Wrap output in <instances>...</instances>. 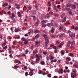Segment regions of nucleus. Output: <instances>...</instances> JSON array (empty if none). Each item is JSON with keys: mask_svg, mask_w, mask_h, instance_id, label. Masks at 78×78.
Returning <instances> with one entry per match:
<instances>
[{"mask_svg": "<svg viewBox=\"0 0 78 78\" xmlns=\"http://www.w3.org/2000/svg\"><path fill=\"white\" fill-rule=\"evenodd\" d=\"M21 40H22V41H26V40H27V39H26L25 38H24V37H22L21 38Z\"/></svg>", "mask_w": 78, "mask_h": 78, "instance_id": "obj_22", "label": "nucleus"}, {"mask_svg": "<svg viewBox=\"0 0 78 78\" xmlns=\"http://www.w3.org/2000/svg\"><path fill=\"white\" fill-rule=\"evenodd\" d=\"M35 39H37L39 37V34H37L35 36Z\"/></svg>", "mask_w": 78, "mask_h": 78, "instance_id": "obj_21", "label": "nucleus"}, {"mask_svg": "<svg viewBox=\"0 0 78 78\" xmlns=\"http://www.w3.org/2000/svg\"><path fill=\"white\" fill-rule=\"evenodd\" d=\"M28 43V41H27V40L24 41V44L25 45H27Z\"/></svg>", "mask_w": 78, "mask_h": 78, "instance_id": "obj_25", "label": "nucleus"}, {"mask_svg": "<svg viewBox=\"0 0 78 78\" xmlns=\"http://www.w3.org/2000/svg\"><path fill=\"white\" fill-rule=\"evenodd\" d=\"M16 42H17V41H14L13 42V45H15V44H16Z\"/></svg>", "mask_w": 78, "mask_h": 78, "instance_id": "obj_53", "label": "nucleus"}, {"mask_svg": "<svg viewBox=\"0 0 78 78\" xmlns=\"http://www.w3.org/2000/svg\"><path fill=\"white\" fill-rule=\"evenodd\" d=\"M28 72H26L25 73V75L26 76H28Z\"/></svg>", "mask_w": 78, "mask_h": 78, "instance_id": "obj_40", "label": "nucleus"}, {"mask_svg": "<svg viewBox=\"0 0 78 78\" xmlns=\"http://www.w3.org/2000/svg\"><path fill=\"white\" fill-rule=\"evenodd\" d=\"M67 19V18H66V17H65L63 19V20L62 21V23H63L64 22H65L66 21V19Z\"/></svg>", "mask_w": 78, "mask_h": 78, "instance_id": "obj_10", "label": "nucleus"}, {"mask_svg": "<svg viewBox=\"0 0 78 78\" xmlns=\"http://www.w3.org/2000/svg\"><path fill=\"white\" fill-rule=\"evenodd\" d=\"M71 49H73V50H74V49H75V47L72 46L70 47Z\"/></svg>", "mask_w": 78, "mask_h": 78, "instance_id": "obj_37", "label": "nucleus"}, {"mask_svg": "<svg viewBox=\"0 0 78 78\" xmlns=\"http://www.w3.org/2000/svg\"><path fill=\"white\" fill-rule=\"evenodd\" d=\"M6 41H5V43L2 44L3 46H4L6 45Z\"/></svg>", "mask_w": 78, "mask_h": 78, "instance_id": "obj_38", "label": "nucleus"}, {"mask_svg": "<svg viewBox=\"0 0 78 78\" xmlns=\"http://www.w3.org/2000/svg\"><path fill=\"white\" fill-rule=\"evenodd\" d=\"M64 35V33H61L59 34V37H62Z\"/></svg>", "mask_w": 78, "mask_h": 78, "instance_id": "obj_15", "label": "nucleus"}, {"mask_svg": "<svg viewBox=\"0 0 78 78\" xmlns=\"http://www.w3.org/2000/svg\"><path fill=\"white\" fill-rule=\"evenodd\" d=\"M69 56H73V54L71 53H69Z\"/></svg>", "mask_w": 78, "mask_h": 78, "instance_id": "obj_51", "label": "nucleus"}, {"mask_svg": "<svg viewBox=\"0 0 78 78\" xmlns=\"http://www.w3.org/2000/svg\"><path fill=\"white\" fill-rule=\"evenodd\" d=\"M14 67L15 68V69H18V67H19V66L16 65H15L14 66Z\"/></svg>", "mask_w": 78, "mask_h": 78, "instance_id": "obj_49", "label": "nucleus"}, {"mask_svg": "<svg viewBox=\"0 0 78 78\" xmlns=\"http://www.w3.org/2000/svg\"><path fill=\"white\" fill-rule=\"evenodd\" d=\"M9 56L10 58H12V54H10L9 55Z\"/></svg>", "mask_w": 78, "mask_h": 78, "instance_id": "obj_48", "label": "nucleus"}, {"mask_svg": "<svg viewBox=\"0 0 78 78\" xmlns=\"http://www.w3.org/2000/svg\"><path fill=\"white\" fill-rule=\"evenodd\" d=\"M30 31L31 32V33H33V29H30Z\"/></svg>", "mask_w": 78, "mask_h": 78, "instance_id": "obj_61", "label": "nucleus"}, {"mask_svg": "<svg viewBox=\"0 0 78 78\" xmlns=\"http://www.w3.org/2000/svg\"><path fill=\"white\" fill-rule=\"evenodd\" d=\"M42 27H44V28H45V27H46V24L42 23Z\"/></svg>", "mask_w": 78, "mask_h": 78, "instance_id": "obj_23", "label": "nucleus"}, {"mask_svg": "<svg viewBox=\"0 0 78 78\" xmlns=\"http://www.w3.org/2000/svg\"><path fill=\"white\" fill-rule=\"evenodd\" d=\"M47 25L48 27H51L53 26V23H47Z\"/></svg>", "mask_w": 78, "mask_h": 78, "instance_id": "obj_4", "label": "nucleus"}, {"mask_svg": "<svg viewBox=\"0 0 78 78\" xmlns=\"http://www.w3.org/2000/svg\"><path fill=\"white\" fill-rule=\"evenodd\" d=\"M34 49V45H32L31 46V50H33Z\"/></svg>", "mask_w": 78, "mask_h": 78, "instance_id": "obj_43", "label": "nucleus"}, {"mask_svg": "<svg viewBox=\"0 0 78 78\" xmlns=\"http://www.w3.org/2000/svg\"><path fill=\"white\" fill-rule=\"evenodd\" d=\"M11 16L12 17H16L15 15L13 13H12Z\"/></svg>", "mask_w": 78, "mask_h": 78, "instance_id": "obj_35", "label": "nucleus"}, {"mask_svg": "<svg viewBox=\"0 0 78 78\" xmlns=\"http://www.w3.org/2000/svg\"><path fill=\"white\" fill-rule=\"evenodd\" d=\"M43 36L44 37V38H46V37H47V35L45 34H44L43 35Z\"/></svg>", "mask_w": 78, "mask_h": 78, "instance_id": "obj_39", "label": "nucleus"}, {"mask_svg": "<svg viewBox=\"0 0 78 78\" xmlns=\"http://www.w3.org/2000/svg\"><path fill=\"white\" fill-rule=\"evenodd\" d=\"M63 69H61L58 70V73H59L60 74H61V73L62 74L63 73Z\"/></svg>", "mask_w": 78, "mask_h": 78, "instance_id": "obj_6", "label": "nucleus"}, {"mask_svg": "<svg viewBox=\"0 0 78 78\" xmlns=\"http://www.w3.org/2000/svg\"><path fill=\"white\" fill-rule=\"evenodd\" d=\"M36 70V69H31L30 70V72H34V71H35Z\"/></svg>", "mask_w": 78, "mask_h": 78, "instance_id": "obj_50", "label": "nucleus"}, {"mask_svg": "<svg viewBox=\"0 0 78 78\" xmlns=\"http://www.w3.org/2000/svg\"><path fill=\"white\" fill-rule=\"evenodd\" d=\"M44 33L47 34V33H48V32L47 31H46V30H45L44 31Z\"/></svg>", "mask_w": 78, "mask_h": 78, "instance_id": "obj_55", "label": "nucleus"}, {"mask_svg": "<svg viewBox=\"0 0 78 78\" xmlns=\"http://www.w3.org/2000/svg\"><path fill=\"white\" fill-rule=\"evenodd\" d=\"M34 33H39V31L38 30H34Z\"/></svg>", "mask_w": 78, "mask_h": 78, "instance_id": "obj_14", "label": "nucleus"}, {"mask_svg": "<svg viewBox=\"0 0 78 78\" xmlns=\"http://www.w3.org/2000/svg\"><path fill=\"white\" fill-rule=\"evenodd\" d=\"M69 13L70 15H71V16H72V15H73V14H72V12L71 11H69Z\"/></svg>", "mask_w": 78, "mask_h": 78, "instance_id": "obj_34", "label": "nucleus"}, {"mask_svg": "<svg viewBox=\"0 0 78 78\" xmlns=\"http://www.w3.org/2000/svg\"><path fill=\"white\" fill-rule=\"evenodd\" d=\"M9 53H11L12 50L11 49V47H9Z\"/></svg>", "mask_w": 78, "mask_h": 78, "instance_id": "obj_32", "label": "nucleus"}, {"mask_svg": "<svg viewBox=\"0 0 78 78\" xmlns=\"http://www.w3.org/2000/svg\"><path fill=\"white\" fill-rule=\"evenodd\" d=\"M71 8L72 9H76V6L75 4H73L71 5Z\"/></svg>", "mask_w": 78, "mask_h": 78, "instance_id": "obj_3", "label": "nucleus"}, {"mask_svg": "<svg viewBox=\"0 0 78 78\" xmlns=\"http://www.w3.org/2000/svg\"><path fill=\"white\" fill-rule=\"evenodd\" d=\"M29 75L30 76H33V75H34V73L30 71V72H29Z\"/></svg>", "mask_w": 78, "mask_h": 78, "instance_id": "obj_17", "label": "nucleus"}, {"mask_svg": "<svg viewBox=\"0 0 78 78\" xmlns=\"http://www.w3.org/2000/svg\"><path fill=\"white\" fill-rule=\"evenodd\" d=\"M37 53V51H34V54H36V53Z\"/></svg>", "mask_w": 78, "mask_h": 78, "instance_id": "obj_52", "label": "nucleus"}, {"mask_svg": "<svg viewBox=\"0 0 78 78\" xmlns=\"http://www.w3.org/2000/svg\"><path fill=\"white\" fill-rule=\"evenodd\" d=\"M47 20H43L42 21H41V23H42V22H43V23H47Z\"/></svg>", "mask_w": 78, "mask_h": 78, "instance_id": "obj_19", "label": "nucleus"}, {"mask_svg": "<svg viewBox=\"0 0 78 78\" xmlns=\"http://www.w3.org/2000/svg\"><path fill=\"white\" fill-rule=\"evenodd\" d=\"M41 65H44L45 64V62L44 61H42L41 62Z\"/></svg>", "mask_w": 78, "mask_h": 78, "instance_id": "obj_28", "label": "nucleus"}, {"mask_svg": "<svg viewBox=\"0 0 78 78\" xmlns=\"http://www.w3.org/2000/svg\"><path fill=\"white\" fill-rule=\"evenodd\" d=\"M59 30L60 31H61L62 30H63V26L62 25H61L59 27Z\"/></svg>", "mask_w": 78, "mask_h": 78, "instance_id": "obj_7", "label": "nucleus"}, {"mask_svg": "<svg viewBox=\"0 0 78 78\" xmlns=\"http://www.w3.org/2000/svg\"><path fill=\"white\" fill-rule=\"evenodd\" d=\"M69 37H75V34L73 33H71L69 34Z\"/></svg>", "mask_w": 78, "mask_h": 78, "instance_id": "obj_2", "label": "nucleus"}, {"mask_svg": "<svg viewBox=\"0 0 78 78\" xmlns=\"http://www.w3.org/2000/svg\"><path fill=\"white\" fill-rule=\"evenodd\" d=\"M2 13V14L3 13H4V14H6V12L5 11H3V10H2L1 11Z\"/></svg>", "mask_w": 78, "mask_h": 78, "instance_id": "obj_33", "label": "nucleus"}, {"mask_svg": "<svg viewBox=\"0 0 78 78\" xmlns=\"http://www.w3.org/2000/svg\"><path fill=\"white\" fill-rule=\"evenodd\" d=\"M72 4L68 3L66 6L67 8H68L69 7H71V6H72Z\"/></svg>", "mask_w": 78, "mask_h": 78, "instance_id": "obj_13", "label": "nucleus"}, {"mask_svg": "<svg viewBox=\"0 0 78 78\" xmlns=\"http://www.w3.org/2000/svg\"><path fill=\"white\" fill-rule=\"evenodd\" d=\"M54 16L55 17H58V15L56 14H54Z\"/></svg>", "mask_w": 78, "mask_h": 78, "instance_id": "obj_46", "label": "nucleus"}, {"mask_svg": "<svg viewBox=\"0 0 78 78\" xmlns=\"http://www.w3.org/2000/svg\"><path fill=\"white\" fill-rule=\"evenodd\" d=\"M45 41L46 42H45L49 43V40H48V38L46 37L45 38Z\"/></svg>", "mask_w": 78, "mask_h": 78, "instance_id": "obj_12", "label": "nucleus"}, {"mask_svg": "<svg viewBox=\"0 0 78 78\" xmlns=\"http://www.w3.org/2000/svg\"><path fill=\"white\" fill-rule=\"evenodd\" d=\"M76 73H71V77L72 78H75L76 77Z\"/></svg>", "mask_w": 78, "mask_h": 78, "instance_id": "obj_1", "label": "nucleus"}, {"mask_svg": "<svg viewBox=\"0 0 78 78\" xmlns=\"http://www.w3.org/2000/svg\"><path fill=\"white\" fill-rule=\"evenodd\" d=\"M39 6V5L38 4H36V5H35L36 8H37V6Z\"/></svg>", "mask_w": 78, "mask_h": 78, "instance_id": "obj_44", "label": "nucleus"}, {"mask_svg": "<svg viewBox=\"0 0 78 78\" xmlns=\"http://www.w3.org/2000/svg\"><path fill=\"white\" fill-rule=\"evenodd\" d=\"M7 47H8V46L6 45L5 47H3V48L4 49H5V50H6Z\"/></svg>", "mask_w": 78, "mask_h": 78, "instance_id": "obj_41", "label": "nucleus"}, {"mask_svg": "<svg viewBox=\"0 0 78 78\" xmlns=\"http://www.w3.org/2000/svg\"><path fill=\"white\" fill-rule=\"evenodd\" d=\"M57 9V8H56V5H54V10H56Z\"/></svg>", "mask_w": 78, "mask_h": 78, "instance_id": "obj_36", "label": "nucleus"}, {"mask_svg": "<svg viewBox=\"0 0 78 78\" xmlns=\"http://www.w3.org/2000/svg\"><path fill=\"white\" fill-rule=\"evenodd\" d=\"M60 42H59V41H57L56 42V45H58V44H60Z\"/></svg>", "mask_w": 78, "mask_h": 78, "instance_id": "obj_30", "label": "nucleus"}, {"mask_svg": "<svg viewBox=\"0 0 78 78\" xmlns=\"http://www.w3.org/2000/svg\"><path fill=\"white\" fill-rule=\"evenodd\" d=\"M28 52H29L28 50V49H26V51H25V54H27L28 53Z\"/></svg>", "mask_w": 78, "mask_h": 78, "instance_id": "obj_31", "label": "nucleus"}, {"mask_svg": "<svg viewBox=\"0 0 78 78\" xmlns=\"http://www.w3.org/2000/svg\"><path fill=\"white\" fill-rule=\"evenodd\" d=\"M78 29V27H75V30H77Z\"/></svg>", "mask_w": 78, "mask_h": 78, "instance_id": "obj_56", "label": "nucleus"}, {"mask_svg": "<svg viewBox=\"0 0 78 78\" xmlns=\"http://www.w3.org/2000/svg\"><path fill=\"white\" fill-rule=\"evenodd\" d=\"M8 4L7 3H5L3 5V7H5V6H8Z\"/></svg>", "mask_w": 78, "mask_h": 78, "instance_id": "obj_20", "label": "nucleus"}, {"mask_svg": "<svg viewBox=\"0 0 78 78\" xmlns=\"http://www.w3.org/2000/svg\"><path fill=\"white\" fill-rule=\"evenodd\" d=\"M49 57L50 58V59H53V57L51 55H50L49 56Z\"/></svg>", "mask_w": 78, "mask_h": 78, "instance_id": "obj_47", "label": "nucleus"}, {"mask_svg": "<svg viewBox=\"0 0 78 78\" xmlns=\"http://www.w3.org/2000/svg\"><path fill=\"white\" fill-rule=\"evenodd\" d=\"M35 44L37 45H40V42L37 41H36L35 42Z\"/></svg>", "mask_w": 78, "mask_h": 78, "instance_id": "obj_8", "label": "nucleus"}, {"mask_svg": "<svg viewBox=\"0 0 78 78\" xmlns=\"http://www.w3.org/2000/svg\"><path fill=\"white\" fill-rule=\"evenodd\" d=\"M38 73L39 74H42V73H43V72L41 70H39Z\"/></svg>", "mask_w": 78, "mask_h": 78, "instance_id": "obj_26", "label": "nucleus"}, {"mask_svg": "<svg viewBox=\"0 0 78 78\" xmlns=\"http://www.w3.org/2000/svg\"><path fill=\"white\" fill-rule=\"evenodd\" d=\"M20 31V30L19 29H18L15 30V31L16 33L19 32V31Z\"/></svg>", "mask_w": 78, "mask_h": 78, "instance_id": "obj_27", "label": "nucleus"}, {"mask_svg": "<svg viewBox=\"0 0 78 78\" xmlns=\"http://www.w3.org/2000/svg\"><path fill=\"white\" fill-rule=\"evenodd\" d=\"M73 67L74 68H78V65L76 63H74L73 65Z\"/></svg>", "mask_w": 78, "mask_h": 78, "instance_id": "obj_9", "label": "nucleus"}, {"mask_svg": "<svg viewBox=\"0 0 78 78\" xmlns=\"http://www.w3.org/2000/svg\"><path fill=\"white\" fill-rule=\"evenodd\" d=\"M24 69H25V70L28 69V66H24Z\"/></svg>", "mask_w": 78, "mask_h": 78, "instance_id": "obj_45", "label": "nucleus"}, {"mask_svg": "<svg viewBox=\"0 0 78 78\" xmlns=\"http://www.w3.org/2000/svg\"><path fill=\"white\" fill-rule=\"evenodd\" d=\"M18 15L19 17H22V15H21L20 12H18Z\"/></svg>", "mask_w": 78, "mask_h": 78, "instance_id": "obj_18", "label": "nucleus"}, {"mask_svg": "<svg viewBox=\"0 0 78 78\" xmlns=\"http://www.w3.org/2000/svg\"><path fill=\"white\" fill-rule=\"evenodd\" d=\"M75 44V41H73L71 42V45H73Z\"/></svg>", "mask_w": 78, "mask_h": 78, "instance_id": "obj_42", "label": "nucleus"}, {"mask_svg": "<svg viewBox=\"0 0 78 78\" xmlns=\"http://www.w3.org/2000/svg\"><path fill=\"white\" fill-rule=\"evenodd\" d=\"M49 17V14L48 13V14L46 15V17Z\"/></svg>", "mask_w": 78, "mask_h": 78, "instance_id": "obj_57", "label": "nucleus"}, {"mask_svg": "<svg viewBox=\"0 0 78 78\" xmlns=\"http://www.w3.org/2000/svg\"><path fill=\"white\" fill-rule=\"evenodd\" d=\"M70 41H69L68 42L67 44V47H70Z\"/></svg>", "mask_w": 78, "mask_h": 78, "instance_id": "obj_11", "label": "nucleus"}, {"mask_svg": "<svg viewBox=\"0 0 78 78\" xmlns=\"http://www.w3.org/2000/svg\"><path fill=\"white\" fill-rule=\"evenodd\" d=\"M74 4H75V5H76V6H77V5H78V2H74Z\"/></svg>", "mask_w": 78, "mask_h": 78, "instance_id": "obj_54", "label": "nucleus"}, {"mask_svg": "<svg viewBox=\"0 0 78 78\" xmlns=\"http://www.w3.org/2000/svg\"><path fill=\"white\" fill-rule=\"evenodd\" d=\"M47 76L48 77V78H51V74L49 73L48 75Z\"/></svg>", "mask_w": 78, "mask_h": 78, "instance_id": "obj_29", "label": "nucleus"}, {"mask_svg": "<svg viewBox=\"0 0 78 78\" xmlns=\"http://www.w3.org/2000/svg\"><path fill=\"white\" fill-rule=\"evenodd\" d=\"M49 43L45 42V45L46 46V48H48V44Z\"/></svg>", "mask_w": 78, "mask_h": 78, "instance_id": "obj_24", "label": "nucleus"}, {"mask_svg": "<svg viewBox=\"0 0 78 78\" xmlns=\"http://www.w3.org/2000/svg\"><path fill=\"white\" fill-rule=\"evenodd\" d=\"M61 53L62 55H64V53H65L64 52L62 51H61Z\"/></svg>", "mask_w": 78, "mask_h": 78, "instance_id": "obj_59", "label": "nucleus"}, {"mask_svg": "<svg viewBox=\"0 0 78 78\" xmlns=\"http://www.w3.org/2000/svg\"><path fill=\"white\" fill-rule=\"evenodd\" d=\"M39 24V23H37V22L35 23V25L36 26H37Z\"/></svg>", "mask_w": 78, "mask_h": 78, "instance_id": "obj_60", "label": "nucleus"}, {"mask_svg": "<svg viewBox=\"0 0 78 78\" xmlns=\"http://www.w3.org/2000/svg\"><path fill=\"white\" fill-rule=\"evenodd\" d=\"M66 59H68L69 61H70V60H71V59H70V58H68V57H67Z\"/></svg>", "mask_w": 78, "mask_h": 78, "instance_id": "obj_58", "label": "nucleus"}, {"mask_svg": "<svg viewBox=\"0 0 78 78\" xmlns=\"http://www.w3.org/2000/svg\"><path fill=\"white\" fill-rule=\"evenodd\" d=\"M55 28L54 27H52V29L51 30V33H53L55 32Z\"/></svg>", "mask_w": 78, "mask_h": 78, "instance_id": "obj_16", "label": "nucleus"}, {"mask_svg": "<svg viewBox=\"0 0 78 78\" xmlns=\"http://www.w3.org/2000/svg\"><path fill=\"white\" fill-rule=\"evenodd\" d=\"M33 18L34 20H36V17H35V16H34Z\"/></svg>", "mask_w": 78, "mask_h": 78, "instance_id": "obj_64", "label": "nucleus"}, {"mask_svg": "<svg viewBox=\"0 0 78 78\" xmlns=\"http://www.w3.org/2000/svg\"><path fill=\"white\" fill-rule=\"evenodd\" d=\"M10 18L12 20H15V18H14V17H13L12 16H11V18Z\"/></svg>", "mask_w": 78, "mask_h": 78, "instance_id": "obj_62", "label": "nucleus"}, {"mask_svg": "<svg viewBox=\"0 0 78 78\" xmlns=\"http://www.w3.org/2000/svg\"><path fill=\"white\" fill-rule=\"evenodd\" d=\"M51 37H52V38H55V35H52Z\"/></svg>", "mask_w": 78, "mask_h": 78, "instance_id": "obj_63", "label": "nucleus"}, {"mask_svg": "<svg viewBox=\"0 0 78 78\" xmlns=\"http://www.w3.org/2000/svg\"><path fill=\"white\" fill-rule=\"evenodd\" d=\"M26 56L25 54L24 53H23L20 54L18 56V57H22V56Z\"/></svg>", "mask_w": 78, "mask_h": 78, "instance_id": "obj_5", "label": "nucleus"}]
</instances>
